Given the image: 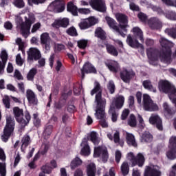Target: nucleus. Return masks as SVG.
<instances>
[{
    "mask_svg": "<svg viewBox=\"0 0 176 176\" xmlns=\"http://www.w3.org/2000/svg\"><path fill=\"white\" fill-rule=\"evenodd\" d=\"M16 63L19 67H21L23 64H24V59L21 58V55L20 54H18L16 56Z\"/></svg>",
    "mask_w": 176,
    "mask_h": 176,
    "instance_id": "4d7b16f0",
    "label": "nucleus"
},
{
    "mask_svg": "<svg viewBox=\"0 0 176 176\" xmlns=\"http://www.w3.org/2000/svg\"><path fill=\"white\" fill-rule=\"evenodd\" d=\"M87 20L89 21V24L90 25V27L97 24V23H98V19H96V17L94 16H91L89 17V19H87Z\"/></svg>",
    "mask_w": 176,
    "mask_h": 176,
    "instance_id": "bf43d9fd",
    "label": "nucleus"
},
{
    "mask_svg": "<svg viewBox=\"0 0 176 176\" xmlns=\"http://www.w3.org/2000/svg\"><path fill=\"white\" fill-rule=\"evenodd\" d=\"M0 176H6V164L0 163Z\"/></svg>",
    "mask_w": 176,
    "mask_h": 176,
    "instance_id": "864d4df0",
    "label": "nucleus"
},
{
    "mask_svg": "<svg viewBox=\"0 0 176 176\" xmlns=\"http://www.w3.org/2000/svg\"><path fill=\"white\" fill-rule=\"evenodd\" d=\"M80 30H87V28H90V24L89 23V20L84 19L78 24Z\"/></svg>",
    "mask_w": 176,
    "mask_h": 176,
    "instance_id": "ea45409f",
    "label": "nucleus"
},
{
    "mask_svg": "<svg viewBox=\"0 0 176 176\" xmlns=\"http://www.w3.org/2000/svg\"><path fill=\"white\" fill-rule=\"evenodd\" d=\"M107 52L109 53V54H111V56H118V50L113 45H107Z\"/></svg>",
    "mask_w": 176,
    "mask_h": 176,
    "instance_id": "e433bc0d",
    "label": "nucleus"
},
{
    "mask_svg": "<svg viewBox=\"0 0 176 176\" xmlns=\"http://www.w3.org/2000/svg\"><path fill=\"white\" fill-rule=\"evenodd\" d=\"M172 87L173 85L171 82L167 80H161L158 82V89L160 91L164 93L165 94H168L170 93Z\"/></svg>",
    "mask_w": 176,
    "mask_h": 176,
    "instance_id": "f8f14e48",
    "label": "nucleus"
},
{
    "mask_svg": "<svg viewBox=\"0 0 176 176\" xmlns=\"http://www.w3.org/2000/svg\"><path fill=\"white\" fill-rule=\"evenodd\" d=\"M88 140L91 141L94 145H98V143L100 142V138H98L97 133L96 132H91L88 135Z\"/></svg>",
    "mask_w": 176,
    "mask_h": 176,
    "instance_id": "bb28decb",
    "label": "nucleus"
},
{
    "mask_svg": "<svg viewBox=\"0 0 176 176\" xmlns=\"http://www.w3.org/2000/svg\"><path fill=\"white\" fill-rule=\"evenodd\" d=\"M105 20L110 28L113 30V31H116V32H118V34H120L123 37L126 36V34L120 31V29H119V26H118L116 23V21L115 19L109 17V16H106Z\"/></svg>",
    "mask_w": 176,
    "mask_h": 176,
    "instance_id": "ddd939ff",
    "label": "nucleus"
},
{
    "mask_svg": "<svg viewBox=\"0 0 176 176\" xmlns=\"http://www.w3.org/2000/svg\"><path fill=\"white\" fill-rule=\"evenodd\" d=\"M168 94V97L171 101H173V100H174V98H176L175 86L172 85L171 89Z\"/></svg>",
    "mask_w": 176,
    "mask_h": 176,
    "instance_id": "37998d69",
    "label": "nucleus"
},
{
    "mask_svg": "<svg viewBox=\"0 0 176 176\" xmlns=\"http://www.w3.org/2000/svg\"><path fill=\"white\" fill-rule=\"evenodd\" d=\"M91 10L89 8H80L78 9V13L80 14H90Z\"/></svg>",
    "mask_w": 176,
    "mask_h": 176,
    "instance_id": "774afa93",
    "label": "nucleus"
},
{
    "mask_svg": "<svg viewBox=\"0 0 176 176\" xmlns=\"http://www.w3.org/2000/svg\"><path fill=\"white\" fill-rule=\"evenodd\" d=\"M147 56L149 63L153 65L155 64V50L152 48L147 50Z\"/></svg>",
    "mask_w": 176,
    "mask_h": 176,
    "instance_id": "c756f323",
    "label": "nucleus"
},
{
    "mask_svg": "<svg viewBox=\"0 0 176 176\" xmlns=\"http://www.w3.org/2000/svg\"><path fill=\"white\" fill-rule=\"evenodd\" d=\"M135 160L136 162L135 166H138V167H142L145 163V156L144 154L139 153L135 156Z\"/></svg>",
    "mask_w": 176,
    "mask_h": 176,
    "instance_id": "4be33fe9",
    "label": "nucleus"
},
{
    "mask_svg": "<svg viewBox=\"0 0 176 176\" xmlns=\"http://www.w3.org/2000/svg\"><path fill=\"white\" fill-rule=\"evenodd\" d=\"M28 60L32 61V60H39L41 58V52L36 48H30L28 52Z\"/></svg>",
    "mask_w": 176,
    "mask_h": 176,
    "instance_id": "2eb2a0df",
    "label": "nucleus"
},
{
    "mask_svg": "<svg viewBox=\"0 0 176 176\" xmlns=\"http://www.w3.org/2000/svg\"><path fill=\"white\" fill-rule=\"evenodd\" d=\"M13 113L16 122H18V123H19L22 127L27 126V124H28L31 120V116H30V113L26 111L24 116L23 109L19 107L13 108Z\"/></svg>",
    "mask_w": 176,
    "mask_h": 176,
    "instance_id": "7ed1b4c3",
    "label": "nucleus"
},
{
    "mask_svg": "<svg viewBox=\"0 0 176 176\" xmlns=\"http://www.w3.org/2000/svg\"><path fill=\"white\" fill-rule=\"evenodd\" d=\"M126 43H128V45H138V41L133 38L131 35L129 34L126 38Z\"/></svg>",
    "mask_w": 176,
    "mask_h": 176,
    "instance_id": "09e8293b",
    "label": "nucleus"
},
{
    "mask_svg": "<svg viewBox=\"0 0 176 176\" xmlns=\"http://www.w3.org/2000/svg\"><path fill=\"white\" fill-rule=\"evenodd\" d=\"M15 122L14 120L10 116L6 117V124L3 129V134L1 136V140L6 142L9 140L10 135H13L14 131Z\"/></svg>",
    "mask_w": 176,
    "mask_h": 176,
    "instance_id": "20e7f679",
    "label": "nucleus"
},
{
    "mask_svg": "<svg viewBox=\"0 0 176 176\" xmlns=\"http://www.w3.org/2000/svg\"><path fill=\"white\" fill-rule=\"evenodd\" d=\"M171 54H173L171 47L169 45H162V49L160 52V58L162 61H166V63L171 61Z\"/></svg>",
    "mask_w": 176,
    "mask_h": 176,
    "instance_id": "6e6552de",
    "label": "nucleus"
},
{
    "mask_svg": "<svg viewBox=\"0 0 176 176\" xmlns=\"http://www.w3.org/2000/svg\"><path fill=\"white\" fill-rule=\"evenodd\" d=\"M169 148L176 149V136H172L169 140Z\"/></svg>",
    "mask_w": 176,
    "mask_h": 176,
    "instance_id": "8fccbe9b",
    "label": "nucleus"
},
{
    "mask_svg": "<svg viewBox=\"0 0 176 176\" xmlns=\"http://www.w3.org/2000/svg\"><path fill=\"white\" fill-rule=\"evenodd\" d=\"M115 17L119 23L120 30H122L124 32H127V29L126 28L129 27V18L126 15L120 12H117L115 14Z\"/></svg>",
    "mask_w": 176,
    "mask_h": 176,
    "instance_id": "0eeeda50",
    "label": "nucleus"
},
{
    "mask_svg": "<svg viewBox=\"0 0 176 176\" xmlns=\"http://www.w3.org/2000/svg\"><path fill=\"white\" fill-rule=\"evenodd\" d=\"M89 5L94 10L102 13L107 12V6L104 0H89Z\"/></svg>",
    "mask_w": 176,
    "mask_h": 176,
    "instance_id": "1a4fd4ad",
    "label": "nucleus"
},
{
    "mask_svg": "<svg viewBox=\"0 0 176 176\" xmlns=\"http://www.w3.org/2000/svg\"><path fill=\"white\" fill-rule=\"evenodd\" d=\"M95 86L91 91V96H96V109L95 110V116L100 120V124L102 127H108V122H107V114L105 113V105L107 100L104 98H101V87L100 83L95 82Z\"/></svg>",
    "mask_w": 176,
    "mask_h": 176,
    "instance_id": "f257e3e1",
    "label": "nucleus"
},
{
    "mask_svg": "<svg viewBox=\"0 0 176 176\" xmlns=\"http://www.w3.org/2000/svg\"><path fill=\"white\" fill-rule=\"evenodd\" d=\"M95 36H97V38H100V39H105V32L101 28H98L95 31Z\"/></svg>",
    "mask_w": 176,
    "mask_h": 176,
    "instance_id": "72a5a7b5",
    "label": "nucleus"
},
{
    "mask_svg": "<svg viewBox=\"0 0 176 176\" xmlns=\"http://www.w3.org/2000/svg\"><path fill=\"white\" fill-rule=\"evenodd\" d=\"M105 65L111 72H118V71L120 69L119 63L116 60H107L105 62Z\"/></svg>",
    "mask_w": 176,
    "mask_h": 176,
    "instance_id": "f3484780",
    "label": "nucleus"
},
{
    "mask_svg": "<svg viewBox=\"0 0 176 176\" xmlns=\"http://www.w3.org/2000/svg\"><path fill=\"white\" fill-rule=\"evenodd\" d=\"M144 89H146L147 90L152 91L153 90V85H152V82L149 80H146L143 81L142 83Z\"/></svg>",
    "mask_w": 176,
    "mask_h": 176,
    "instance_id": "49530a36",
    "label": "nucleus"
},
{
    "mask_svg": "<svg viewBox=\"0 0 176 176\" xmlns=\"http://www.w3.org/2000/svg\"><path fill=\"white\" fill-rule=\"evenodd\" d=\"M107 89L111 94H113L115 93V83L113 81L111 80L107 84Z\"/></svg>",
    "mask_w": 176,
    "mask_h": 176,
    "instance_id": "3c124183",
    "label": "nucleus"
},
{
    "mask_svg": "<svg viewBox=\"0 0 176 176\" xmlns=\"http://www.w3.org/2000/svg\"><path fill=\"white\" fill-rule=\"evenodd\" d=\"M94 157H99L103 163H107L109 155H108V150L105 146H97L94 150Z\"/></svg>",
    "mask_w": 176,
    "mask_h": 176,
    "instance_id": "39448f33",
    "label": "nucleus"
},
{
    "mask_svg": "<svg viewBox=\"0 0 176 176\" xmlns=\"http://www.w3.org/2000/svg\"><path fill=\"white\" fill-rule=\"evenodd\" d=\"M81 151L80 155L82 156H89L90 153H91V151L90 150V146H89V143H87V140H84L81 143Z\"/></svg>",
    "mask_w": 176,
    "mask_h": 176,
    "instance_id": "a211bd4d",
    "label": "nucleus"
},
{
    "mask_svg": "<svg viewBox=\"0 0 176 176\" xmlns=\"http://www.w3.org/2000/svg\"><path fill=\"white\" fill-rule=\"evenodd\" d=\"M67 34H68V35H70L71 36H78V32H76V29L74 27H71L67 29Z\"/></svg>",
    "mask_w": 176,
    "mask_h": 176,
    "instance_id": "603ef678",
    "label": "nucleus"
},
{
    "mask_svg": "<svg viewBox=\"0 0 176 176\" xmlns=\"http://www.w3.org/2000/svg\"><path fill=\"white\" fill-rule=\"evenodd\" d=\"M3 103L5 105L6 108H7V109H9V108H10V98L7 95L4 96L3 98Z\"/></svg>",
    "mask_w": 176,
    "mask_h": 176,
    "instance_id": "de8ad7c7",
    "label": "nucleus"
},
{
    "mask_svg": "<svg viewBox=\"0 0 176 176\" xmlns=\"http://www.w3.org/2000/svg\"><path fill=\"white\" fill-rule=\"evenodd\" d=\"M41 171L42 173H40L38 176H45V174H50L52 169L49 165H44L41 167Z\"/></svg>",
    "mask_w": 176,
    "mask_h": 176,
    "instance_id": "f704fd0d",
    "label": "nucleus"
},
{
    "mask_svg": "<svg viewBox=\"0 0 176 176\" xmlns=\"http://www.w3.org/2000/svg\"><path fill=\"white\" fill-rule=\"evenodd\" d=\"M166 156L168 159H170V160L176 159V148L169 147V151L166 152Z\"/></svg>",
    "mask_w": 176,
    "mask_h": 176,
    "instance_id": "473e14b6",
    "label": "nucleus"
},
{
    "mask_svg": "<svg viewBox=\"0 0 176 176\" xmlns=\"http://www.w3.org/2000/svg\"><path fill=\"white\" fill-rule=\"evenodd\" d=\"M41 41L43 45H49L52 43L50 36H49V33H43L41 35Z\"/></svg>",
    "mask_w": 176,
    "mask_h": 176,
    "instance_id": "7c9ffc66",
    "label": "nucleus"
},
{
    "mask_svg": "<svg viewBox=\"0 0 176 176\" xmlns=\"http://www.w3.org/2000/svg\"><path fill=\"white\" fill-rule=\"evenodd\" d=\"M155 126L159 131H163V120L157 114L155 115Z\"/></svg>",
    "mask_w": 176,
    "mask_h": 176,
    "instance_id": "5701e85b",
    "label": "nucleus"
},
{
    "mask_svg": "<svg viewBox=\"0 0 176 176\" xmlns=\"http://www.w3.org/2000/svg\"><path fill=\"white\" fill-rule=\"evenodd\" d=\"M153 140V135L149 131H145L142 133L141 141L142 142H151Z\"/></svg>",
    "mask_w": 176,
    "mask_h": 176,
    "instance_id": "393cba45",
    "label": "nucleus"
},
{
    "mask_svg": "<svg viewBox=\"0 0 176 176\" xmlns=\"http://www.w3.org/2000/svg\"><path fill=\"white\" fill-rule=\"evenodd\" d=\"M48 10L55 12L56 13H61L65 10V1L64 0H55L48 6Z\"/></svg>",
    "mask_w": 176,
    "mask_h": 176,
    "instance_id": "423d86ee",
    "label": "nucleus"
},
{
    "mask_svg": "<svg viewBox=\"0 0 176 176\" xmlns=\"http://www.w3.org/2000/svg\"><path fill=\"white\" fill-rule=\"evenodd\" d=\"M82 162L80 158L76 157V158L73 159L72 161L70 163V168L72 170H75L76 167H79V166H81Z\"/></svg>",
    "mask_w": 176,
    "mask_h": 176,
    "instance_id": "cd10ccee",
    "label": "nucleus"
},
{
    "mask_svg": "<svg viewBox=\"0 0 176 176\" xmlns=\"http://www.w3.org/2000/svg\"><path fill=\"white\" fill-rule=\"evenodd\" d=\"M33 123L34 125L39 126V124H41V120L38 118V114L34 113L33 115Z\"/></svg>",
    "mask_w": 176,
    "mask_h": 176,
    "instance_id": "338daca9",
    "label": "nucleus"
},
{
    "mask_svg": "<svg viewBox=\"0 0 176 176\" xmlns=\"http://www.w3.org/2000/svg\"><path fill=\"white\" fill-rule=\"evenodd\" d=\"M35 75H36V69H31L27 75L28 80H34V77Z\"/></svg>",
    "mask_w": 176,
    "mask_h": 176,
    "instance_id": "c03bdc74",
    "label": "nucleus"
},
{
    "mask_svg": "<svg viewBox=\"0 0 176 176\" xmlns=\"http://www.w3.org/2000/svg\"><path fill=\"white\" fill-rule=\"evenodd\" d=\"M14 5L16 8H24V1L23 0H15L14 1Z\"/></svg>",
    "mask_w": 176,
    "mask_h": 176,
    "instance_id": "0e129e2a",
    "label": "nucleus"
},
{
    "mask_svg": "<svg viewBox=\"0 0 176 176\" xmlns=\"http://www.w3.org/2000/svg\"><path fill=\"white\" fill-rule=\"evenodd\" d=\"M133 32L135 36H138L142 42H144V37L142 36V31L139 28H133Z\"/></svg>",
    "mask_w": 176,
    "mask_h": 176,
    "instance_id": "4c0bfd02",
    "label": "nucleus"
},
{
    "mask_svg": "<svg viewBox=\"0 0 176 176\" xmlns=\"http://www.w3.org/2000/svg\"><path fill=\"white\" fill-rule=\"evenodd\" d=\"M69 25V19L67 18H63L56 19L54 22L52 24L54 28H60L63 27V28H67Z\"/></svg>",
    "mask_w": 176,
    "mask_h": 176,
    "instance_id": "4468645a",
    "label": "nucleus"
},
{
    "mask_svg": "<svg viewBox=\"0 0 176 176\" xmlns=\"http://www.w3.org/2000/svg\"><path fill=\"white\" fill-rule=\"evenodd\" d=\"M131 72H129L126 69L122 70L120 73L121 79L125 83H129V82H130V80L131 79Z\"/></svg>",
    "mask_w": 176,
    "mask_h": 176,
    "instance_id": "6ab92c4d",
    "label": "nucleus"
},
{
    "mask_svg": "<svg viewBox=\"0 0 176 176\" xmlns=\"http://www.w3.org/2000/svg\"><path fill=\"white\" fill-rule=\"evenodd\" d=\"M128 124L131 126V127H135V126H137V120H135V116H134V115L130 116L128 120Z\"/></svg>",
    "mask_w": 176,
    "mask_h": 176,
    "instance_id": "a18cd8bd",
    "label": "nucleus"
},
{
    "mask_svg": "<svg viewBox=\"0 0 176 176\" xmlns=\"http://www.w3.org/2000/svg\"><path fill=\"white\" fill-rule=\"evenodd\" d=\"M130 168H129V163L124 162L121 165V171L123 175H127L129 174Z\"/></svg>",
    "mask_w": 176,
    "mask_h": 176,
    "instance_id": "c9c22d12",
    "label": "nucleus"
},
{
    "mask_svg": "<svg viewBox=\"0 0 176 176\" xmlns=\"http://www.w3.org/2000/svg\"><path fill=\"white\" fill-rule=\"evenodd\" d=\"M164 32L168 34V36H170V38L176 39V25H175L172 28H166L164 30Z\"/></svg>",
    "mask_w": 176,
    "mask_h": 176,
    "instance_id": "c85d7f7f",
    "label": "nucleus"
},
{
    "mask_svg": "<svg viewBox=\"0 0 176 176\" xmlns=\"http://www.w3.org/2000/svg\"><path fill=\"white\" fill-rule=\"evenodd\" d=\"M67 12H70V13L72 14L73 16L78 15V8L76 7V6L74 5V3L72 1H70L67 3Z\"/></svg>",
    "mask_w": 176,
    "mask_h": 176,
    "instance_id": "a878e982",
    "label": "nucleus"
},
{
    "mask_svg": "<svg viewBox=\"0 0 176 176\" xmlns=\"http://www.w3.org/2000/svg\"><path fill=\"white\" fill-rule=\"evenodd\" d=\"M115 159L116 163H120V160L122 159V151L116 150L115 152Z\"/></svg>",
    "mask_w": 176,
    "mask_h": 176,
    "instance_id": "13d9d810",
    "label": "nucleus"
},
{
    "mask_svg": "<svg viewBox=\"0 0 176 176\" xmlns=\"http://www.w3.org/2000/svg\"><path fill=\"white\" fill-rule=\"evenodd\" d=\"M143 108L145 111L152 112L155 109V104L151 96L146 94H143L142 96Z\"/></svg>",
    "mask_w": 176,
    "mask_h": 176,
    "instance_id": "9d476101",
    "label": "nucleus"
},
{
    "mask_svg": "<svg viewBox=\"0 0 176 176\" xmlns=\"http://www.w3.org/2000/svg\"><path fill=\"white\" fill-rule=\"evenodd\" d=\"M113 141L115 144H118L120 146L124 145V141L120 140V136L119 131H116L113 134Z\"/></svg>",
    "mask_w": 176,
    "mask_h": 176,
    "instance_id": "2f4dec72",
    "label": "nucleus"
},
{
    "mask_svg": "<svg viewBox=\"0 0 176 176\" xmlns=\"http://www.w3.org/2000/svg\"><path fill=\"white\" fill-rule=\"evenodd\" d=\"M0 57L3 61V63H6L8 61V52L6 50H2L0 54Z\"/></svg>",
    "mask_w": 176,
    "mask_h": 176,
    "instance_id": "5fc2aeb1",
    "label": "nucleus"
},
{
    "mask_svg": "<svg viewBox=\"0 0 176 176\" xmlns=\"http://www.w3.org/2000/svg\"><path fill=\"white\" fill-rule=\"evenodd\" d=\"M52 130H53V126L48 125L47 126H46L44 131V137H49V135L52 134Z\"/></svg>",
    "mask_w": 176,
    "mask_h": 176,
    "instance_id": "6e6d98bb",
    "label": "nucleus"
},
{
    "mask_svg": "<svg viewBox=\"0 0 176 176\" xmlns=\"http://www.w3.org/2000/svg\"><path fill=\"white\" fill-rule=\"evenodd\" d=\"M126 159L128 160H130L132 167H134L135 166V164L137 162H135V155H134V153L133 152H129L127 153Z\"/></svg>",
    "mask_w": 176,
    "mask_h": 176,
    "instance_id": "58836bf2",
    "label": "nucleus"
},
{
    "mask_svg": "<svg viewBox=\"0 0 176 176\" xmlns=\"http://www.w3.org/2000/svg\"><path fill=\"white\" fill-rule=\"evenodd\" d=\"M96 72H97L96 68L90 63H85L83 67L81 69L82 78H85V74H96Z\"/></svg>",
    "mask_w": 176,
    "mask_h": 176,
    "instance_id": "dca6fc26",
    "label": "nucleus"
},
{
    "mask_svg": "<svg viewBox=\"0 0 176 176\" xmlns=\"http://www.w3.org/2000/svg\"><path fill=\"white\" fill-rule=\"evenodd\" d=\"M126 141L128 145L131 146H137V142H135L134 135L126 132Z\"/></svg>",
    "mask_w": 176,
    "mask_h": 176,
    "instance_id": "aec40b11",
    "label": "nucleus"
},
{
    "mask_svg": "<svg viewBox=\"0 0 176 176\" xmlns=\"http://www.w3.org/2000/svg\"><path fill=\"white\" fill-rule=\"evenodd\" d=\"M123 105H124V96L122 95H117L113 100L110 105L111 111H113V109H120L123 108Z\"/></svg>",
    "mask_w": 176,
    "mask_h": 176,
    "instance_id": "9b49d317",
    "label": "nucleus"
},
{
    "mask_svg": "<svg viewBox=\"0 0 176 176\" xmlns=\"http://www.w3.org/2000/svg\"><path fill=\"white\" fill-rule=\"evenodd\" d=\"M30 144V136L25 135L22 139L21 151H24V148H27Z\"/></svg>",
    "mask_w": 176,
    "mask_h": 176,
    "instance_id": "a19ab883",
    "label": "nucleus"
},
{
    "mask_svg": "<svg viewBox=\"0 0 176 176\" xmlns=\"http://www.w3.org/2000/svg\"><path fill=\"white\" fill-rule=\"evenodd\" d=\"M15 17V21L17 24V28L20 29L23 36H24L25 38H28V35H30V30H31V25H32V23H34V21H32V18H27L25 16V22H23V18H21L20 15H16Z\"/></svg>",
    "mask_w": 176,
    "mask_h": 176,
    "instance_id": "f03ea898",
    "label": "nucleus"
},
{
    "mask_svg": "<svg viewBox=\"0 0 176 176\" xmlns=\"http://www.w3.org/2000/svg\"><path fill=\"white\" fill-rule=\"evenodd\" d=\"M164 15L168 20H176V13L173 11H166Z\"/></svg>",
    "mask_w": 176,
    "mask_h": 176,
    "instance_id": "79ce46f5",
    "label": "nucleus"
},
{
    "mask_svg": "<svg viewBox=\"0 0 176 176\" xmlns=\"http://www.w3.org/2000/svg\"><path fill=\"white\" fill-rule=\"evenodd\" d=\"M96 164L94 162H90L87 166V176H96Z\"/></svg>",
    "mask_w": 176,
    "mask_h": 176,
    "instance_id": "412c9836",
    "label": "nucleus"
},
{
    "mask_svg": "<svg viewBox=\"0 0 176 176\" xmlns=\"http://www.w3.org/2000/svg\"><path fill=\"white\" fill-rule=\"evenodd\" d=\"M144 176H155L154 164H149L145 167Z\"/></svg>",
    "mask_w": 176,
    "mask_h": 176,
    "instance_id": "b1692460",
    "label": "nucleus"
},
{
    "mask_svg": "<svg viewBox=\"0 0 176 176\" xmlns=\"http://www.w3.org/2000/svg\"><path fill=\"white\" fill-rule=\"evenodd\" d=\"M109 113L111 114V120L112 122H116V120H118V113H116V112H115V109L111 111V107L109 111Z\"/></svg>",
    "mask_w": 176,
    "mask_h": 176,
    "instance_id": "680f3d73",
    "label": "nucleus"
},
{
    "mask_svg": "<svg viewBox=\"0 0 176 176\" xmlns=\"http://www.w3.org/2000/svg\"><path fill=\"white\" fill-rule=\"evenodd\" d=\"M129 8L133 12H138L140 10V7L137 6V4L133 3V1L129 3Z\"/></svg>",
    "mask_w": 176,
    "mask_h": 176,
    "instance_id": "e2e57ef3",
    "label": "nucleus"
},
{
    "mask_svg": "<svg viewBox=\"0 0 176 176\" xmlns=\"http://www.w3.org/2000/svg\"><path fill=\"white\" fill-rule=\"evenodd\" d=\"M164 3L168 5V6H175L176 8V0H162Z\"/></svg>",
    "mask_w": 176,
    "mask_h": 176,
    "instance_id": "69168bd1",
    "label": "nucleus"
},
{
    "mask_svg": "<svg viewBox=\"0 0 176 176\" xmlns=\"http://www.w3.org/2000/svg\"><path fill=\"white\" fill-rule=\"evenodd\" d=\"M163 107L165 112H166L168 115H173V109L170 108V106H168V104H167V102L164 103Z\"/></svg>",
    "mask_w": 176,
    "mask_h": 176,
    "instance_id": "052dcab7",
    "label": "nucleus"
}]
</instances>
